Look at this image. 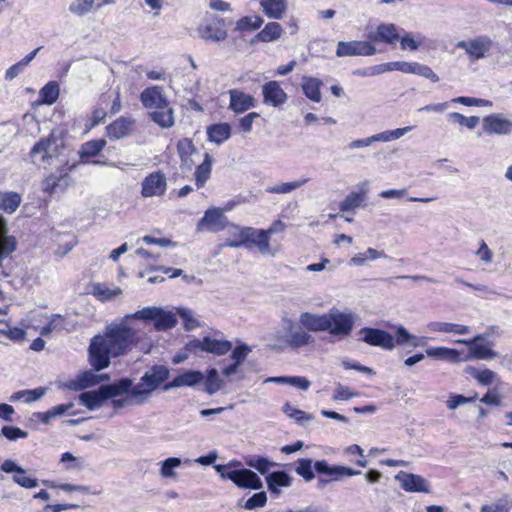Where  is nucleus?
I'll use <instances>...</instances> for the list:
<instances>
[{"mask_svg": "<svg viewBox=\"0 0 512 512\" xmlns=\"http://www.w3.org/2000/svg\"><path fill=\"white\" fill-rule=\"evenodd\" d=\"M62 146L54 137L39 141L31 150L32 157H41L42 160H52L61 156Z\"/></svg>", "mask_w": 512, "mask_h": 512, "instance_id": "nucleus-17", "label": "nucleus"}, {"mask_svg": "<svg viewBox=\"0 0 512 512\" xmlns=\"http://www.w3.org/2000/svg\"><path fill=\"white\" fill-rule=\"evenodd\" d=\"M223 476L239 488L259 490L263 487L261 479L249 469L232 470Z\"/></svg>", "mask_w": 512, "mask_h": 512, "instance_id": "nucleus-12", "label": "nucleus"}, {"mask_svg": "<svg viewBox=\"0 0 512 512\" xmlns=\"http://www.w3.org/2000/svg\"><path fill=\"white\" fill-rule=\"evenodd\" d=\"M475 255L484 264H490L493 261L494 257L493 251L488 247L484 240H481L479 242V248L475 252Z\"/></svg>", "mask_w": 512, "mask_h": 512, "instance_id": "nucleus-63", "label": "nucleus"}, {"mask_svg": "<svg viewBox=\"0 0 512 512\" xmlns=\"http://www.w3.org/2000/svg\"><path fill=\"white\" fill-rule=\"evenodd\" d=\"M283 329L289 333L288 338L280 339V346H288L293 349H298L302 346L311 344L314 339L307 331L301 327H297L295 322L290 317H283L282 320Z\"/></svg>", "mask_w": 512, "mask_h": 512, "instance_id": "nucleus-6", "label": "nucleus"}, {"mask_svg": "<svg viewBox=\"0 0 512 512\" xmlns=\"http://www.w3.org/2000/svg\"><path fill=\"white\" fill-rule=\"evenodd\" d=\"M282 33V26L278 22H268L256 35V38L261 42H272L279 39Z\"/></svg>", "mask_w": 512, "mask_h": 512, "instance_id": "nucleus-40", "label": "nucleus"}, {"mask_svg": "<svg viewBox=\"0 0 512 512\" xmlns=\"http://www.w3.org/2000/svg\"><path fill=\"white\" fill-rule=\"evenodd\" d=\"M207 133L211 141L221 143L228 139L231 133V128L227 123L216 124L209 127Z\"/></svg>", "mask_w": 512, "mask_h": 512, "instance_id": "nucleus-44", "label": "nucleus"}, {"mask_svg": "<svg viewBox=\"0 0 512 512\" xmlns=\"http://www.w3.org/2000/svg\"><path fill=\"white\" fill-rule=\"evenodd\" d=\"M61 463L67 464V470H80L84 466V460L82 458H77L70 452H65L61 456Z\"/></svg>", "mask_w": 512, "mask_h": 512, "instance_id": "nucleus-61", "label": "nucleus"}, {"mask_svg": "<svg viewBox=\"0 0 512 512\" xmlns=\"http://www.w3.org/2000/svg\"><path fill=\"white\" fill-rule=\"evenodd\" d=\"M483 129L490 135H512V121L502 114H491L483 118Z\"/></svg>", "mask_w": 512, "mask_h": 512, "instance_id": "nucleus-15", "label": "nucleus"}, {"mask_svg": "<svg viewBox=\"0 0 512 512\" xmlns=\"http://www.w3.org/2000/svg\"><path fill=\"white\" fill-rule=\"evenodd\" d=\"M359 334L362 335V341L371 346H378L386 350H392L395 347L394 337L384 330L362 328Z\"/></svg>", "mask_w": 512, "mask_h": 512, "instance_id": "nucleus-13", "label": "nucleus"}, {"mask_svg": "<svg viewBox=\"0 0 512 512\" xmlns=\"http://www.w3.org/2000/svg\"><path fill=\"white\" fill-rule=\"evenodd\" d=\"M263 22L260 16H245L236 22L235 29L238 31H255L261 27Z\"/></svg>", "mask_w": 512, "mask_h": 512, "instance_id": "nucleus-46", "label": "nucleus"}, {"mask_svg": "<svg viewBox=\"0 0 512 512\" xmlns=\"http://www.w3.org/2000/svg\"><path fill=\"white\" fill-rule=\"evenodd\" d=\"M295 471L306 481H311L314 478V473L312 471V460L310 459H299L297 461V467Z\"/></svg>", "mask_w": 512, "mask_h": 512, "instance_id": "nucleus-59", "label": "nucleus"}, {"mask_svg": "<svg viewBox=\"0 0 512 512\" xmlns=\"http://www.w3.org/2000/svg\"><path fill=\"white\" fill-rule=\"evenodd\" d=\"M259 5L270 19L280 20L288 11V0H259Z\"/></svg>", "mask_w": 512, "mask_h": 512, "instance_id": "nucleus-25", "label": "nucleus"}, {"mask_svg": "<svg viewBox=\"0 0 512 512\" xmlns=\"http://www.w3.org/2000/svg\"><path fill=\"white\" fill-rule=\"evenodd\" d=\"M247 248L255 247L263 256H275L279 253V246L270 244V237L264 229L249 228Z\"/></svg>", "mask_w": 512, "mask_h": 512, "instance_id": "nucleus-8", "label": "nucleus"}, {"mask_svg": "<svg viewBox=\"0 0 512 512\" xmlns=\"http://www.w3.org/2000/svg\"><path fill=\"white\" fill-rule=\"evenodd\" d=\"M90 293L99 301H110L122 294V289L114 284L94 283L90 286Z\"/></svg>", "mask_w": 512, "mask_h": 512, "instance_id": "nucleus-26", "label": "nucleus"}, {"mask_svg": "<svg viewBox=\"0 0 512 512\" xmlns=\"http://www.w3.org/2000/svg\"><path fill=\"white\" fill-rule=\"evenodd\" d=\"M322 82L313 77H303L302 79V90L306 97H308L313 102L321 101V92L320 87Z\"/></svg>", "mask_w": 512, "mask_h": 512, "instance_id": "nucleus-38", "label": "nucleus"}, {"mask_svg": "<svg viewBox=\"0 0 512 512\" xmlns=\"http://www.w3.org/2000/svg\"><path fill=\"white\" fill-rule=\"evenodd\" d=\"M6 234V223L3 217L0 216V261L15 249L14 240Z\"/></svg>", "mask_w": 512, "mask_h": 512, "instance_id": "nucleus-42", "label": "nucleus"}, {"mask_svg": "<svg viewBox=\"0 0 512 512\" xmlns=\"http://www.w3.org/2000/svg\"><path fill=\"white\" fill-rule=\"evenodd\" d=\"M105 144L106 142L103 139L86 142L81 146L78 154L81 158L94 157L103 149Z\"/></svg>", "mask_w": 512, "mask_h": 512, "instance_id": "nucleus-48", "label": "nucleus"}, {"mask_svg": "<svg viewBox=\"0 0 512 512\" xmlns=\"http://www.w3.org/2000/svg\"><path fill=\"white\" fill-rule=\"evenodd\" d=\"M74 167L75 165L68 166L67 163L62 165L56 173H52L43 181L42 189L51 195L64 192L71 182L68 173Z\"/></svg>", "mask_w": 512, "mask_h": 512, "instance_id": "nucleus-7", "label": "nucleus"}, {"mask_svg": "<svg viewBox=\"0 0 512 512\" xmlns=\"http://www.w3.org/2000/svg\"><path fill=\"white\" fill-rule=\"evenodd\" d=\"M204 351L213 353L216 355H225L232 348L230 341L217 340L211 337H204Z\"/></svg>", "mask_w": 512, "mask_h": 512, "instance_id": "nucleus-41", "label": "nucleus"}, {"mask_svg": "<svg viewBox=\"0 0 512 512\" xmlns=\"http://www.w3.org/2000/svg\"><path fill=\"white\" fill-rule=\"evenodd\" d=\"M230 108L236 113H243L254 106V98L239 90H230Z\"/></svg>", "mask_w": 512, "mask_h": 512, "instance_id": "nucleus-31", "label": "nucleus"}, {"mask_svg": "<svg viewBox=\"0 0 512 512\" xmlns=\"http://www.w3.org/2000/svg\"><path fill=\"white\" fill-rule=\"evenodd\" d=\"M93 3L94 0H74L69 6V10L73 14L82 16L92 10Z\"/></svg>", "mask_w": 512, "mask_h": 512, "instance_id": "nucleus-60", "label": "nucleus"}, {"mask_svg": "<svg viewBox=\"0 0 512 512\" xmlns=\"http://www.w3.org/2000/svg\"><path fill=\"white\" fill-rule=\"evenodd\" d=\"M59 93L58 84L56 82H49L40 90V98L43 103L52 105L57 101Z\"/></svg>", "mask_w": 512, "mask_h": 512, "instance_id": "nucleus-47", "label": "nucleus"}, {"mask_svg": "<svg viewBox=\"0 0 512 512\" xmlns=\"http://www.w3.org/2000/svg\"><path fill=\"white\" fill-rule=\"evenodd\" d=\"M132 320L126 319L125 315L120 321L109 324L103 335L91 340L89 361L97 371L109 366L110 357L123 355L138 343L140 336L137 329L128 324Z\"/></svg>", "mask_w": 512, "mask_h": 512, "instance_id": "nucleus-1", "label": "nucleus"}, {"mask_svg": "<svg viewBox=\"0 0 512 512\" xmlns=\"http://www.w3.org/2000/svg\"><path fill=\"white\" fill-rule=\"evenodd\" d=\"M212 171L211 162H202L195 171V182L198 188L205 185Z\"/></svg>", "mask_w": 512, "mask_h": 512, "instance_id": "nucleus-53", "label": "nucleus"}, {"mask_svg": "<svg viewBox=\"0 0 512 512\" xmlns=\"http://www.w3.org/2000/svg\"><path fill=\"white\" fill-rule=\"evenodd\" d=\"M64 326V319L61 315H52L48 324L41 329L40 334L46 336L52 332H60L64 329Z\"/></svg>", "mask_w": 512, "mask_h": 512, "instance_id": "nucleus-57", "label": "nucleus"}, {"mask_svg": "<svg viewBox=\"0 0 512 512\" xmlns=\"http://www.w3.org/2000/svg\"><path fill=\"white\" fill-rule=\"evenodd\" d=\"M305 182H306V180L282 183L279 185H274V186L268 187L266 189V191L268 193L287 194V193H290L293 190L301 187L302 184H304Z\"/></svg>", "mask_w": 512, "mask_h": 512, "instance_id": "nucleus-58", "label": "nucleus"}, {"mask_svg": "<svg viewBox=\"0 0 512 512\" xmlns=\"http://www.w3.org/2000/svg\"><path fill=\"white\" fill-rule=\"evenodd\" d=\"M283 412L289 417L296 420L300 424L308 423L314 419L310 414L302 410L292 407L289 403L283 406Z\"/></svg>", "mask_w": 512, "mask_h": 512, "instance_id": "nucleus-49", "label": "nucleus"}, {"mask_svg": "<svg viewBox=\"0 0 512 512\" xmlns=\"http://www.w3.org/2000/svg\"><path fill=\"white\" fill-rule=\"evenodd\" d=\"M456 47L465 51L472 61L486 58L492 47L493 40L488 35H479L456 43Z\"/></svg>", "mask_w": 512, "mask_h": 512, "instance_id": "nucleus-5", "label": "nucleus"}, {"mask_svg": "<svg viewBox=\"0 0 512 512\" xmlns=\"http://www.w3.org/2000/svg\"><path fill=\"white\" fill-rule=\"evenodd\" d=\"M126 319L152 321L156 331H166L174 328L177 323L176 315L158 306H148L134 313L127 314Z\"/></svg>", "mask_w": 512, "mask_h": 512, "instance_id": "nucleus-4", "label": "nucleus"}, {"mask_svg": "<svg viewBox=\"0 0 512 512\" xmlns=\"http://www.w3.org/2000/svg\"><path fill=\"white\" fill-rule=\"evenodd\" d=\"M357 319V315L350 309L340 310L333 307L325 313V332L332 336L347 337L351 334Z\"/></svg>", "mask_w": 512, "mask_h": 512, "instance_id": "nucleus-3", "label": "nucleus"}, {"mask_svg": "<svg viewBox=\"0 0 512 512\" xmlns=\"http://www.w3.org/2000/svg\"><path fill=\"white\" fill-rule=\"evenodd\" d=\"M449 120L454 123H458L461 126H465L469 129H474L479 123L478 116L465 117L464 115L453 112L449 114Z\"/></svg>", "mask_w": 512, "mask_h": 512, "instance_id": "nucleus-54", "label": "nucleus"}, {"mask_svg": "<svg viewBox=\"0 0 512 512\" xmlns=\"http://www.w3.org/2000/svg\"><path fill=\"white\" fill-rule=\"evenodd\" d=\"M169 374V369L163 365L151 367L142 376L140 383L131 389V399L137 405L145 403L150 398L151 393L168 379Z\"/></svg>", "mask_w": 512, "mask_h": 512, "instance_id": "nucleus-2", "label": "nucleus"}, {"mask_svg": "<svg viewBox=\"0 0 512 512\" xmlns=\"http://www.w3.org/2000/svg\"><path fill=\"white\" fill-rule=\"evenodd\" d=\"M140 99L146 108L153 109V111L169 105L158 86L145 89L141 93Z\"/></svg>", "mask_w": 512, "mask_h": 512, "instance_id": "nucleus-24", "label": "nucleus"}, {"mask_svg": "<svg viewBox=\"0 0 512 512\" xmlns=\"http://www.w3.org/2000/svg\"><path fill=\"white\" fill-rule=\"evenodd\" d=\"M205 376L200 371L186 370L183 373L176 376L171 382L164 385V390L168 391L175 388L182 387H195L202 383Z\"/></svg>", "mask_w": 512, "mask_h": 512, "instance_id": "nucleus-20", "label": "nucleus"}, {"mask_svg": "<svg viewBox=\"0 0 512 512\" xmlns=\"http://www.w3.org/2000/svg\"><path fill=\"white\" fill-rule=\"evenodd\" d=\"M167 188L166 178L160 173H152L147 176L142 182V196L153 197L161 196L164 194Z\"/></svg>", "mask_w": 512, "mask_h": 512, "instance_id": "nucleus-19", "label": "nucleus"}, {"mask_svg": "<svg viewBox=\"0 0 512 512\" xmlns=\"http://www.w3.org/2000/svg\"><path fill=\"white\" fill-rule=\"evenodd\" d=\"M133 122L126 118H119L107 127L110 138L120 139L125 137L131 130Z\"/></svg>", "mask_w": 512, "mask_h": 512, "instance_id": "nucleus-39", "label": "nucleus"}, {"mask_svg": "<svg viewBox=\"0 0 512 512\" xmlns=\"http://www.w3.org/2000/svg\"><path fill=\"white\" fill-rule=\"evenodd\" d=\"M368 187L367 183H362L357 187V190L351 191L345 199L340 203L339 208L342 212H350L356 208L364 206L367 198Z\"/></svg>", "mask_w": 512, "mask_h": 512, "instance_id": "nucleus-23", "label": "nucleus"}, {"mask_svg": "<svg viewBox=\"0 0 512 512\" xmlns=\"http://www.w3.org/2000/svg\"><path fill=\"white\" fill-rule=\"evenodd\" d=\"M359 394L357 392L352 391L348 386L337 384L334 393L333 400H349L351 398L357 397Z\"/></svg>", "mask_w": 512, "mask_h": 512, "instance_id": "nucleus-62", "label": "nucleus"}, {"mask_svg": "<svg viewBox=\"0 0 512 512\" xmlns=\"http://www.w3.org/2000/svg\"><path fill=\"white\" fill-rule=\"evenodd\" d=\"M395 479L399 482L401 488L410 493H430L431 484L421 475L400 471Z\"/></svg>", "mask_w": 512, "mask_h": 512, "instance_id": "nucleus-10", "label": "nucleus"}, {"mask_svg": "<svg viewBox=\"0 0 512 512\" xmlns=\"http://www.w3.org/2000/svg\"><path fill=\"white\" fill-rule=\"evenodd\" d=\"M368 38L375 42H385L388 44H394L400 36L397 31V27L394 24H380L377 27L376 32L370 33Z\"/></svg>", "mask_w": 512, "mask_h": 512, "instance_id": "nucleus-29", "label": "nucleus"}, {"mask_svg": "<svg viewBox=\"0 0 512 512\" xmlns=\"http://www.w3.org/2000/svg\"><path fill=\"white\" fill-rule=\"evenodd\" d=\"M106 396L102 392V387L95 391H86L79 395V401L89 410H97L103 406Z\"/></svg>", "mask_w": 512, "mask_h": 512, "instance_id": "nucleus-35", "label": "nucleus"}, {"mask_svg": "<svg viewBox=\"0 0 512 512\" xmlns=\"http://www.w3.org/2000/svg\"><path fill=\"white\" fill-rule=\"evenodd\" d=\"M21 203V196L14 192L0 194V208L7 213H13Z\"/></svg>", "mask_w": 512, "mask_h": 512, "instance_id": "nucleus-45", "label": "nucleus"}, {"mask_svg": "<svg viewBox=\"0 0 512 512\" xmlns=\"http://www.w3.org/2000/svg\"><path fill=\"white\" fill-rule=\"evenodd\" d=\"M292 481V477L284 471L272 472L266 476L268 490L275 495L281 493V488H289Z\"/></svg>", "mask_w": 512, "mask_h": 512, "instance_id": "nucleus-27", "label": "nucleus"}, {"mask_svg": "<svg viewBox=\"0 0 512 512\" xmlns=\"http://www.w3.org/2000/svg\"><path fill=\"white\" fill-rule=\"evenodd\" d=\"M466 373L482 386H488L499 379L498 375L490 369H480L471 366L466 368Z\"/></svg>", "mask_w": 512, "mask_h": 512, "instance_id": "nucleus-37", "label": "nucleus"}, {"mask_svg": "<svg viewBox=\"0 0 512 512\" xmlns=\"http://www.w3.org/2000/svg\"><path fill=\"white\" fill-rule=\"evenodd\" d=\"M102 392L105 394L106 399L120 396L126 392L131 391L132 387V381L128 378L120 379L119 381H116L114 383L103 385Z\"/></svg>", "mask_w": 512, "mask_h": 512, "instance_id": "nucleus-36", "label": "nucleus"}, {"mask_svg": "<svg viewBox=\"0 0 512 512\" xmlns=\"http://www.w3.org/2000/svg\"><path fill=\"white\" fill-rule=\"evenodd\" d=\"M392 63V71H400L406 74H415L426 79H429L433 83L439 81L438 75L429 66L417 62H405L395 61Z\"/></svg>", "mask_w": 512, "mask_h": 512, "instance_id": "nucleus-14", "label": "nucleus"}, {"mask_svg": "<svg viewBox=\"0 0 512 512\" xmlns=\"http://www.w3.org/2000/svg\"><path fill=\"white\" fill-rule=\"evenodd\" d=\"M247 465L256 469L261 474H266L272 467L277 466V463L272 462L264 457H257L247 461Z\"/></svg>", "mask_w": 512, "mask_h": 512, "instance_id": "nucleus-55", "label": "nucleus"}, {"mask_svg": "<svg viewBox=\"0 0 512 512\" xmlns=\"http://www.w3.org/2000/svg\"><path fill=\"white\" fill-rule=\"evenodd\" d=\"M267 503V495L265 492L255 493L252 497H250L244 504V507L248 510H253L255 508L264 507Z\"/></svg>", "mask_w": 512, "mask_h": 512, "instance_id": "nucleus-64", "label": "nucleus"}, {"mask_svg": "<svg viewBox=\"0 0 512 512\" xmlns=\"http://www.w3.org/2000/svg\"><path fill=\"white\" fill-rule=\"evenodd\" d=\"M182 461L177 457L165 459L161 464L160 474L163 478H173L175 476L174 469L180 467Z\"/></svg>", "mask_w": 512, "mask_h": 512, "instance_id": "nucleus-52", "label": "nucleus"}, {"mask_svg": "<svg viewBox=\"0 0 512 512\" xmlns=\"http://www.w3.org/2000/svg\"><path fill=\"white\" fill-rule=\"evenodd\" d=\"M205 385V391L209 395H213L221 389L222 380L219 378L218 371L216 369L213 368L208 371Z\"/></svg>", "mask_w": 512, "mask_h": 512, "instance_id": "nucleus-51", "label": "nucleus"}, {"mask_svg": "<svg viewBox=\"0 0 512 512\" xmlns=\"http://www.w3.org/2000/svg\"><path fill=\"white\" fill-rule=\"evenodd\" d=\"M426 355L435 360L456 363L460 361V353L456 349L448 347H429L426 349Z\"/></svg>", "mask_w": 512, "mask_h": 512, "instance_id": "nucleus-34", "label": "nucleus"}, {"mask_svg": "<svg viewBox=\"0 0 512 512\" xmlns=\"http://www.w3.org/2000/svg\"><path fill=\"white\" fill-rule=\"evenodd\" d=\"M482 339V336L478 335L471 340L458 339L455 342L459 344H465L471 346L470 354L471 357L480 360L492 359L497 357V352L491 349L490 343L481 344L478 343Z\"/></svg>", "mask_w": 512, "mask_h": 512, "instance_id": "nucleus-22", "label": "nucleus"}, {"mask_svg": "<svg viewBox=\"0 0 512 512\" xmlns=\"http://www.w3.org/2000/svg\"><path fill=\"white\" fill-rule=\"evenodd\" d=\"M197 31L202 39L210 42H221L227 38L225 21L221 18H216L211 23L198 27Z\"/></svg>", "mask_w": 512, "mask_h": 512, "instance_id": "nucleus-18", "label": "nucleus"}, {"mask_svg": "<svg viewBox=\"0 0 512 512\" xmlns=\"http://www.w3.org/2000/svg\"><path fill=\"white\" fill-rule=\"evenodd\" d=\"M108 378L107 374H96L93 371H85L73 381L71 387L75 390H83L97 385Z\"/></svg>", "mask_w": 512, "mask_h": 512, "instance_id": "nucleus-33", "label": "nucleus"}, {"mask_svg": "<svg viewBox=\"0 0 512 512\" xmlns=\"http://www.w3.org/2000/svg\"><path fill=\"white\" fill-rule=\"evenodd\" d=\"M264 103L273 107L283 105L287 101V94L277 81H269L262 87Z\"/></svg>", "mask_w": 512, "mask_h": 512, "instance_id": "nucleus-21", "label": "nucleus"}, {"mask_svg": "<svg viewBox=\"0 0 512 512\" xmlns=\"http://www.w3.org/2000/svg\"><path fill=\"white\" fill-rule=\"evenodd\" d=\"M152 120L163 128H169L174 124L173 110L166 106L162 109H156L151 113Z\"/></svg>", "mask_w": 512, "mask_h": 512, "instance_id": "nucleus-43", "label": "nucleus"}, {"mask_svg": "<svg viewBox=\"0 0 512 512\" xmlns=\"http://www.w3.org/2000/svg\"><path fill=\"white\" fill-rule=\"evenodd\" d=\"M300 324L311 332H325V313L315 314L303 312L299 317Z\"/></svg>", "mask_w": 512, "mask_h": 512, "instance_id": "nucleus-32", "label": "nucleus"}, {"mask_svg": "<svg viewBox=\"0 0 512 512\" xmlns=\"http://www.w3.org/2000/svg\"><path fill=\"white\" fill-rule=\"evenodd\" d=\"M177 313L183 319L186 330H195L200 326V322L195 318L194 313L190 309L179 308Z\"/></svg>", "mask_w": 512, "mask_h": 512, "instance_id": "nucleus-56", "label": "nucleus"}, {"mask_svg": "<svg viewBox=\"0 0 512 512\" xmlns=\"http://www.w3.org/2000/svg\"><path fill=\"white\" fill-rule=\"evenodd\" d=\"M512 508V503L508 498L502 497L495 502L484 504L480 512H509Z\"/></svg>", "mask_w": 512, "mask_h": 512, "instance_id": "nucleus-50", "label": "nucleus"}, {"mask_svg": "<svg viewBox=\"0 0 512 512\" xmlns=\"http://www.w3.org/2000/svg\"><path fill=\"white\" fill-rule=\"evenodd\" d=\"M427 330L433 333L465 335L470 333V327L458 323L432 321L427 324Z\"/></svg>", "mask_w": 512, "mask_h": 512, "instance_id": "nucleus-28", "label": "nucleus"}, {"mask_svg": "<svg viewBox=\"0 0 512 512\" xmlns=\"http://www.w3.org/2000/svg\"><path fill=\"white\" fill-rule=\"evenodd\" d=\"M228 219L225 217L223 211L219 208L208 209L202 219L197 224V230H208L211 232H218L228 227Z\"/></svg>", "mask_w": 512, "mask_h": 512, "instance_id": "nucleus-11", "label": "nucleus"}, {"mask_svg": "<svg viewBox=\"0 0 512 512\" xmlns=\"http://www.w3.org/2000/svg\"><path fill=\"white\" fill-rule=\"evenodd\" d=\"M376 47L368 41H340L337 45L336 55L347 56H372L376 54Z\"/></svg>", "mask_w": 512, "mask_h": 512, "instance_id": "nucleus-9", "label": "nucleus"}, {"mask_svg": "<svg viewBox=\"0 0 512 512\" xmlns=\"http://www.w3.org/2000/svg\"><path fill=\"white\" fill-rule=\"evenodd\" d=\"M410 127L397 128L394 130H387L381 133L375 134L365 139L356 140L349 144L350 149L366 147L372 144L373 142H389L392 140H396L404 136L408 131H410Z\"/></svg>", "mask_w": 512, "mask_h": 512, "instance_id": "nucleus-16", "label": "nucleus"}, {"mask_svg": "<svg viewBox=\"0 0 512 512\" xmlns=\"http://www.w3.org/2000/svg\"><path fill=\"white\" fill-rule=\"evenodd\" d=\"M228 233L225 245L231 248H238L247 245V239L249 235L250 227H240L234 224L228 223Z\"/></svg>", "mask_w": 512, "mask_h": 512, "instance_id": "nucleus-30", "label": "nucleus"}]
</instances>
